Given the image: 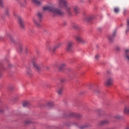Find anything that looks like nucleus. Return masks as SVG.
Instances as JSON below:
<instances>
[{"mask_svg": "<svg viewBox=\"0 0 129 129\" xmlns=\"http://www.w3.org/2000/svg\"><path fill=\"white\" fill-rule=\"evenodd\" d=\"M119 8H117V7H115L114 8V13H115V14H118V13H119Z\"/></svg>", "mask_w": 129, "mask_h": 129, "instance_id": "5701e85b", "label": "nucleus"}, {"mask_svg": "<svg viewBox=\"0 0 129 129\" xmlns=\"http://www.w3.org/2000/svg\"><path fill=\"white\" fill-rule=\"evenodd\" d=\"M43 11H48L52 13L54 17L56 16H63L64 15V12L61 11V10L57 8H55L53 6H46L43 8Z\"/></svg>", "mask_w": 129, "mask_h": 129, "instance_id": "f257e3e1", "label": "nucleus"}, {"mask_svg": "<svg viewBox=\"0 0 129 129\" xmlns=\"http://www.w3.org/2000/svg\"><path fill=\"white\" fill-rule=\"evenodd\" d=\"M125 129H129V126L127 127Z\"/></svg>", "mask_w": 129, "mask_h": 129, "instance_id": "37998d69", "label": "nucleus"}, {"mask_svg": "<svg viewBox=\"0 0 129 129\" xmlns=\"http://www.w3.org/2000/svg\"><path fill=\"white\" fill-rule=\"evenodd\" d=\"M33 23H34V24H35V25L37 28H41V27H42V25H41V24H40V23L38 22V21L36 19L33 20Z\"/></svg>", "mask_w": 129, "mask_h": 129, "instance_id": "4468645a", "label": "nucleus"}, {"mask_svg": "<svg viewBox=\"0 0 129 129\" xmlns=\"http://www.w3.org/2000/svg\"><path fill=\"white\" fill-rule=\"evenodd\" d=\"M73 27L74 28V29H78V25L76 24H73Z\"/></svg>", "mask_w": 129, "mask_h": 129, "instance_id": "c85d7f7f", "label": "nucleus"}, {"mask_svg": "<svg viewBox=\"0 0 129 129\" xmlns=\"http://www.w3.org/2000/svg\"><path fill=\"white\" fill-rule=\"evenodd\" d=\"M47 46L46 47V50L48 51H49L50 52H55V50H53L54 49V47H53V45L50 44V43H51V41H47Z\"/></svg>", "mask_w": 129, "mask_h": 129, "instance_id": "0eeeda50", "label": "nucleus"}, {"mask_svg": "<svg viewBox=\"0 0 129 129\" xmlns=\"http://www.w3.org/2000/svg\"><path fill=\"white\" fill-rule=\"evenodd\" d=\"M64 67H66V63H62L59 65V66L58 67V68L59 70H62V69L64 68Z\"/></svg>", "mask_w": 129, "mask_h": 129, "instance_id": "f3484780", "label": "nucleus"}, {"mask_svg": "<svg viewBox=\"0 0 129 129\" xmlns=\"http://www.w3.org/2000/svg\"><path fill=\"white\" fill-rule=\"evenodd\" d=\"M44 15L43 12H38L37 14V17L39 20V22H41L42 19H43V16Z\"/></svg>", "mask_w": 129, "mask_h": 129, "instance_id": "9d476101", "label": "nucleus"}, {"mask_svg": "<svg viewBox=\"0 0 129 129\" xmlns=\"http://www.w3.org/2000/svg\"><path fill=\"white\" fill-rule=\"evenodd\" d=\"M127 29L126 30V33H127L129 31V19L127 21Z\"/></svg>", "mask_w": 129, "mask_h": 129, "instance_id": "a878e982", "label": "nucleus"}, {"mask_svg": "<svg viewBox=\"0 0 129 129\" xmlns=\"http://www.w3.org/2000/svg\"><path fill=\"white\" fill-rule=\"evenodd\" d=\"M12 40L13 42H14V39H12Z\"/></svg>", "mask_w": 129, "mask_h": 129, "instance_id": "c03bdc74", "label": "nucleus"}, {"mask_svg": "<svg viewBox=\"0 0 129 129\" xmlns=\"http://www.w3.org/2000/svg\"><path fill=\"white\" fill-rule=\"evenodd\" d=\"M100 57V55L99 54H97L95 55V58L96 60H99V58Z\"/></svg>", "mask_w": 129, "mask_h": 129, "instance_id": "cd10ccee", "label": "nucleus"}, {"mask_svg": "<svg viewBox=\"0 0 129 129\" xmlns=\"http://www.w3.org/2000/svg\"><path fill=\"white\" fill-rule=\"evenodd\" d=\"M28 51H29V47H26L25 48V52L26 53H28Z\"/></svg>", "mask_w": 129, "mask_h": 129, "instance_id": "7c9ffc66", "label": "nucleus"}, {"mask_svg": "<svg viewBox=\"0 0 129 129\" xmlns=\"http://www.w3.org/2000/svg\"><path fill=\"white\" fill-rule=\"evenodd\" d=\"M72 115L73 116H76V117H77L78 118H80V117H81V116H82L81 115V114H74L73 113H72Z\"/></svg>", "mask_w": 129, "mask_h": 129, "instance_id": "4be33fe9", "label": "nucleus"}, {"mask_svg": "<svg viewBox=\"0 0 129 129\" xmlns=\"http://www.w3.org/2000/svg\"><path fill=\"white\" fill-rule=\"evenodd\" d=\"M29 105L30 102H29V101L24 102L23 104L24 107H27V106H29Z\"/></svg>", "mask_w": 129, "mask_h": 129, "instance_id": "412c9836", "label": "nucleus"}, {"mask_svg": "<svg viewBox=\"0 0 129 129\" xmlns=\"http://www.w3.org/2000/svg\"><path fill=\"white\" fill-rule=\"evenodd\" d=\"M46 69H49V67H46Z\"/></svg>", "mask_w": 129, "mask_h": 129, "instance_id": "79ce46f5", "label": "nucleus"}, {"mask_svg": "<svg viewBox=\"0 0 129 129\" xmlns=\"http://www.w3.org/2000/svg\"><path fill=\"white\" fill-rule=\"evenodd\" d=\"M2 77L3 75L2 74V73H0V78H2Z\"/></svg>", "mask_w": 129, "mask_h": 129, "instance_id": "a19ab883", "label": "nucleus"}, {"mask_svg": "<svg viewBox=\"0 0 129 129\" xmlns=\"http://www.w3.org/2000/svg\"><path fill=\"white\" fill-rule=\"evenodd\" d=\"M29 123H32V121L30 120H27L25 121V124H29Z\"/></svg>", "mask_w": 129, "mask_h": 129, "instance_id": "bb28decb", "label": "nucleus"}, {"mask_svg": "<svg viewBox=\"0 0 129 129\" xmlns=\"http://www.w3.org/2000/svg\"><path fill=\"white\" fill-rule=\"evenodd\" d=\"M116 50L117 51H120V47H117L116 48Z\"/></svg>", "mask_w": 129, "mask_h": 129, "instance_id": "f704fd0d", "label": "nucleus"}, {"mask_svg": "<svg viewBox=\"0 0 129 129\" xmlns=\"http://www.w3.org/2000/svg\"><path fill=\"white\" fill-rule=\"evenodd\" d=\"M94 92H95V93H99V92H100V90L96 89L95 90Z\"/></svg>", "mask_w": 129, "mask_h": 129, "instance_id": "2f4dec72", "label": "nucleus"}, {"mask_svg": "<svg viewBox=\"0 0 129 129\" xmlns=\"http://www.w3.org/2000/svg\"><path fill=\"white\" fill-rule=\"evenodd\" d=\"M65 81H66V80L65 79H60V82H61V83H63V82H65Z\"/></svg>", "mask_w": 129, "mask_h": 129, "instance_id": "72a5a7b5", "label": "nucleus"}, {"mask_svg": "<svg viewBox=\"0 0 129 129\" xmlns=\"http://www.w3.org/2000/svg\"><path fill=\"white\" fill-rule=\"evenodd\" d=\"M123 113L125 115H129V105L124 106L123 110Z\"/></svg>", "mask_w": 129, "mask_h": 129, "instance_id": "6e6552de", "label": "nucleus"}, {"mask_svg": "<svg viewBox=\"0 0 129 129\" xmlns=\"http://www.w3.org/2000/svg\"><path fill=\"white\" fill-rule=\"evenodd\" d=\"M88 126H89V124H86V125H83L81 126L80 128L81 129H84V128H85L86 127H88Z\"/></svg>", "mask_w": 129, "mask_h": 129, "instance_id": "393cba45", "label": "nucleus"}, {"mask_svg": "<svg viewBox=\"0 0 129 129\" xmlns=\"http://www.w3.org/2000/svg\"><path fill=\"white\" fill-rule=\"evenodd\" d=\"M76 41H77L78 43H81V44H85V43H86V41L83 39L80 34H78L76 36Z\"/></svg>", "mask_w": 129, "mask_h": 129, "instance_id": "423d86ee", "label": "nucleus"}, {"mask_svg": "<svg viewBox=\"0 0 129 129\" xmlns=\"http://www.w3.org/2000/svg\"><path fill=\"white\" fill-rule=\"evenodd\" d=\"M116 34V31H114V33H113V35L112 36H109V40L110 41V42H112V41H113V38H114V37H115V35Z\"/></svg>", "mask_w": 129, "mask_h": 129, "instance_id": "2eb2a0df", "label": "nucleus"}, {"mask_svg": "<svg viewBox=\"0 0 129 129\" xmlns=\"http://www.w3.org/2000/svg\"><path fill=\"white\" fill-rule=\"evenodd\" d=\"M125 57L127 61H128L129 62V49L125 50Z\"/></svg>", "mask_w": 129, "mask_h": 129, "instance_id": "ddd939ff", "label": "nucleus"}, {"mask_svg": "<svg viewBox=\"0 0 129 129\" xmlns=\"http://www.w3.org/2000/svg\"><path fill=\"white\" fill-rule=\"evenodd\" d=\"M19 23L21 28H22V29H24V28H25V26H24V24L23 23V20H22L21 17L19 18Z\"/></svg>", "mask_w": 129, "mask_h": 129, "instance_id": "6ab92c4d", "label": "nucleus"}, {"mask_svg": "<svg viewBox=\"0 0 129 129\" xmlns=\"http://www.w3.org/2000/svg\"><path fill=\"white\" fill-rule=\"evenodd\" d=\"M3 39H4V38L0 35V40H3Z\"/></svg>", "mask_w": 129, "mask_h": 129, "instance_id": "ea45409f", "label": "nucleus"}, {"mask_svg": "<svg viewBox=\"0 0 129 129\" xmlns=\"http://www.w3.org/2000/svg\"><path fill=\"white\" fill-rule=\"evenodd\" d=\"M106 86H112L113 84V79L111 77L108 78L104 82Z\"/></svg>", "mask_w": 129, "mask_h": 129, "instance_id": "39448f33", "label": "nucleus"}, {"mask_svg": "<svg viewBox=\"0 0 129 129\" xmlns=\"http://www.w3.org/2000/svg\"><path fill=\"white\" fill-rule=\"evenodd\" d=\"M114 117L116 119H121V118H122V116H121L120 115H117L115 116Z\"/></svg>", "mask_w": 129, "mask_h": 129, "instance_id": "b1692460", "label": "nucleus"}, {"mask_svg": "<svg viewBox=\"0 0 129 129\" xmlns=\"http://www.w3.org/2000/svg\"><path fill=\"white\" fill-rule=\"evenodd\" d=\"M52 102H48V105L49 106H52Z\"/></svg>", "mask_w": 129, "mask_h": 129, "instance_id": "c9c22d12", "label": "nucleus"}, {"mask_svg": "<svg viewBox=\"0 0 129 129\" xmlns=\"http://www.w3.org/2000/svg\"><path fill=\"white\" fill-rule=\"evenodd\" d=\"M32 64L34 68H35L37 71H40L41 69L43 68L42 64L38 63V62L35 60H32Z\"/></svg>", "mask_w": 129, "mask_h": 129, "instance_id": "7ed1b4c3", "label": "nucleus"}, {"mask_svg": "<svg viewBox=\"0 0 129 129\" xmlns=\"http://www.w3.org/2000/svg\"><path fill=\"white\" fill-rule=\"evenodd\" d=\"M33 3L35 4L36 6H41L42 4H43V2H44V0H32Z\"/></svg>", "mask_w": 129, "mask_h": 129, "instance_id": "1a4fd4ad", "label": "nucleus"}, {"mask_svg": "<svg viewBox=\"0 0 129 129\" xmlns=\"http://www.w3.org/2000/svg\"><path fill=\"white\" fill-rule=\"evenodd\" d=\"M4 0H0V6L3 7L4 6Z\"/></svg>", "mask_w": 129, "mask_h": 129, "instance_id": "c756f323", "label": "nucleus"}, {"mask_svg": "<svg viewBox=\"0 0 129 129\" xmlns=\"http://www.w3.org/2000/svg\"><path fill=\"white\" fill-rule=\"evenodd\" d=\"M74 12L76 15L79 14V8H78L77 6H75L74 7Z\"/></svg>", "mask_w": 129, "mask_h": 129, "instance_id": "a211bd4d", "label": "nucleus"}, {"mask_svg": "<svg viewBox=\"0 0 129 129\" xmlns=\"http://www.w3.org/2000/svg\"><path fill=\"white\" fill-rule=\"evenodd\" d=\"M6 15H7V16H9V15H10V12L9 11H7L6 13Z\"/></svg>", "mask_w": 129, "mask_h": 129, "instance_id": "4c0bfd02", "label": "nucleus"}, {"mask_svg": "<svg viewBox=\"0 0 129 129\" xmlns=\"http://www.w3.org/2000/svg\"><path fill=\"white\" fill-rule=\"evenodd\" d=\"M58 4V8L60 9H65L70 16H72V10L71 8L68 6V3L66 0H58L57 2Z\"/></svg>", "mask_w": 129, "mask_h": 129, "instance_id": "f03ea898", "label": "nucleus"}, {"mask_svg": "<svg viewBox=\"0 0 129 129\" xmlns=\"http://www.w3.org/2000/svg\"><path fill=\"white\" fill-rule=\"evenodd\" d=\"M93 19V17L88 16L86 18L85 21H86V22H89V21H91V20Z\"/></svg>", "mask_w": 129, "mask_h": 129, "instance_id": "aec40b11", "label": "nucleus"}, {"mask_svg": "<svg viewBox=\"0 0 129 129\" xmlns=\"http://www.w3.org/2000/svg\"><path fill=\"white\" fill-rule=\"evenodd\" d=\"M26 72L28 74H31V70L30 69H27L26 71Z\"/></svg>", "mask_w": 129, "mask_h": 129, "instance_id": "473e14b6", "label": "nucleus"}, {"mask_svg": "<svg viewBox=\"0 0 129 129\" xmlns=\"http://www.w3.org/2000/svg\"><path fill=\"white\" fill-rule=\"evenodd\" d=\"M73 41H69L67 43L66 50L67 52H73Z\"/></svg>", "mask_w": 129, "mask_h": 129, "instance_id": "20e7f679", "label": "nucleus"}, {"mask_svg": "<svg viewBox=\"0 0 129 129\" xmlns=\"http://www.w3.org/2000/svg\"><path fill=\"white\" fill-rule=\"evenodd\" d=\"M16 1H20V0H16Z\"/></svg>", "mask_w": 129, "mask_h": 129, "instance_id": "a18cd8bd", "label": "nucleus"}, {"mask_svg": "<svg viewBox=\"0 0 129 129\" xmlns=\"http://www.w3.org/2000/svg\"><path fill=\"white\" fill-rule=\"evenodd\" d=\"M57 92L58 95H62V93H63V87L58 88Z\"/></svg>", "mask_w": 129, "mask_h": 129, "instance_id": "dca6fc26", "label": "nucleus"}, {"mask_svg": "<svg viewBox=\"0 0 129 129\" xmlns=\"http://www.w3.org/2000/svg\"><path fill=\"white\" fill-rule=\"evenodd\" d=\"M3 111H4L3 108H0V112H3Z\"/></svg>", "mask_w": 129, "mask_h": 129, "instance_id": "58836bf2", "label": "nucleus"}, {"mask_svg": "<svg viewBox=\"0 0 129 129\" xmlns=\"http://www.w3.org/2000/svg\"><path fill=\"white\" fill-rule=\"evenodd\" d=\"M62 45V43L59 42L56 44L54 47H53V51H56L57 49H59L60 47Z\"/></svg>", "mask_w": 129, "mask_h": 129, "instance_id": "f8f14e48", "label": "nucleus"}, {"mask_svg": "<svg viewBox=\"0 0 129 129\" xmlns=\"http://www.w3.org/2000/svg\"><path fill=\"white\" fill-rule=\"evenodd\" d=\"M20 50L21 52H22V51H23V46H20Z\"/></svg>", "mask_w": 129, "mask_h": 129, "instance_id": "e433bc0d", "label": "nucleus"}, {"mask_svg": "<svg viewBox=\"0 0 129 129\" xmlns=\"http://www.w3.org/2000/svg\"><path fill=\"white\" fill-rule=\"evenodd\" d=\"M109 120L108 119H104L100 122V124L101 125H103L104 124H109Z\"/></svg>", "mask_w": 129, "mask_h": 129, "instance_id": "9b49d317", "label": "nucleus"}]
</instances>
